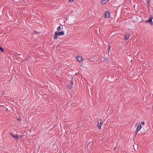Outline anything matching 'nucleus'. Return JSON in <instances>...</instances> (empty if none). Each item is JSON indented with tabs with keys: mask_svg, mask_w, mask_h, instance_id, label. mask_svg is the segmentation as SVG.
Wrapping results in <instances>:
<instances>
[{
	"mask_svg": "<svg viewBox=\"0 0 153 153\" xmlns=\"http://www.w3.org/2000/svg\"><path fill=\"white\" fill-rule=\"evenodd\" d=\"M64 22L69 25H73L75 22L73 20H65V21Z\"/></svg>",
	"mask_w": 153,
	"mask_h": 153,
	"instance_id": "nucleus-1",
	"label": "nucleus"
},
{
	"mask_svg": "<svg viewBox=\"0 0 153 153\" xmlns=\"http://www.w3.org/2000/svg\"><path fill=\"white\" fill-rule=\"evenodd\" d=\"M10 135H11L12 137L14 138L15 140L16 141L18 140V139L19 138V137H18L17 134H13L12 133H10Z\"/></svg>",
	"mask_w": 153,
	"mask_h": 153,
	"instance_id": "nucleus-2",
	"label": "nucleus"
},
{
	"mask_svg": "<svg viewBox=\"0 0 153 153\" xmlns=\"http://www.w3.org/2000/svg\"><path fill=\"white\" fill-rule=\"evenodd\" d=\"M142 128V126L141 124L140 123L138 124L137 129V131H136V134H137V133L140 131Z\"/></svg>",
	"mask_w": 153,
	"mask_h": 153,
	"instance_id": "nucleus-3",
	"label": "nucleus"
},
{
	"mask_svg": "<svg viewBox=\"0 0 153 153\" xmlns=\"http://www.w3.org/2000/svg\"><path fill=\"white\" fill-rule=\"evenodd\" d=\"M105 18H109L110 17V14L108 12L106 11L105 12Z\"/></svg>",
	"mask_w": 153,
	"mask_h": 153,
	"instance_id": "nucleus-4",
	"label": "nucleus"
},
{
	"mask_svg": "<svg viewBox=\"0 0 153 153\" xmlns=\"http://www.w3.org/2000/svg\"><path fill=\"white\" fill-rule=\"evenodd\" d=\"M77 60L80 62L82 60V58L81 56H77L76 57Z\"/></svg>",
	"mask_w": 153,
	"mask_h": 153,
	"instance_id": "nucleus-5",
	"label": "nucleus"
},
{
	"mask_svg": "<svg viewBox=\"0 0 153 153\" xmlns=\"http://www.w3.org/2000/svg\"><path fill=\"white\" fill-rule=\"evenodd\" d=\"M74 85V81L73 80V78H72L71 80L70 81V83L69 86V87H71L72 88V86H73Z\"/></svg>",
	"mask_w": 153,
	"mask_h": 153,
	"instance_id": "nucleus-6",
	"label": "nucleus"
},
{
	"mask_svg": "<svg viewBox=\"0 0 153 153\" xmlns=\"http://www.w3.org/2000/svg\"><path fill=\"white\" fill-rule=\"evenodd\" d=\"M152 20H147L145 22L149 23L151 24V25H152L153 24V22Z\"/></svg>",
	"mask_w": 153,
	"mask_h": 153,
	"instance_id": "nucleus-7",
	"label": "nucleus"
},
{
	"mask_svg": "<svg viewBox=\"0 0 153 153\" xmlns=\"http://www.w3.org/2000/svg\"><path fill=\"white\" fill-rule=\"evenodd\" d=\"M57 33L58 34V35L59 36L62 35L64 34V32L62 31L57 32Z\"/></svg>",
	"mask_w": 153,
	"mask_h": 153,
	"instance_id": "nucleus-8",
	"label": "nucleus"
},
{
	"mask_svg": "<svg viewBox=\"0 0 153 153\" xmlns=\"http://www.w3.org/2000/svg\"><path fill=\"white\" fill-rule=\"evenodd\" d=\"M59 36L58 35L57 32H55V35L54 37V38L55 39H56Z\"/></svg>",
	"mask_w": 153,
	"mask_h": 153,
	"instance_id": "nucleus-9",
	"label": "nucleus"
},
{
	"mask_svg": "<svg viewBox=\"0 0 153 153\" xmlns=\"http://www.w3.org/2000/svg\"><path fill=\"white\" fill-rule=\"evenodd\" d=\"M109 0H102L101 2L102 4H106Z\"/></svg>",
	"mask_w": 153,
	"mask_h": 153,
	"instance_id": "nucleus-10",
	"label": "nucleus"
},
{
	"mask_svg": "<svg viewBox=\"0 0 153 153\" xmlns=\"http://www.w3.org/2000/svg\"><path fill=\"white\" fill-rule=\"evenodd\" d=\"M129 34L128 35H126V36L124 38V39L125 40H127L128 39H129Z\"/></svg>",
	"mask_w": 153,
	"mask_h": 153,
	"instance_id": "nucleus-11",
	"label": "nucleus"
},
{
	"mask_svg": "<svg viewBox=\"0 0 153 153\" xmlns=\"http://www.w3.org/2000/svg\"><path fill=\"white\" fill-rule=\"evenodd\" d=\"M101 125H100L99 123L98 122V127L99 129H100L101 128Z\"/></svg>",
	"mask_w": 153,
	"mask_h": 153,
	"instance_id": "nucleus-12",
	"label": "nucleus"
},
{
	"mask_svg": "<svg viewBox=\"0 0 153 153\" xmlns=\"http://www.w3.org/2000/svg\"><path fill=\"white\" fill-rule=\"evenodd\" d=\"M111 49V46L109 45H108V53H109L110 50Z\"/></svg>",
	"mask_w": 153,
	"mask_h": 153,
	"instance_id": "nucleus-13",
	"label": "nucleus"
},
{
	"mask_svg": "<svg viewBox=\"0 0 153 153\" xmlns=\"http://www.w3.org/2000/svg\"><path fill=\"white\" fill-rule=\"evenodd\" d=\"M150 0H147V4L148 5V6H149V4L150 3Z\"/></svg>",
	"mask_w": 153,
	"mask_h": 153,
	"instance_id": "nucleus-14",
	"label": "nucleus"
},
{
	"mask_svg": "<svg viewBox=\"0 0 153 153\" xmlns=\"http://www.w3.org/2000/svg\"><path fill=\"white\" fill-rule=\"evenodd\" d=\"M0 50L2 52H3L4 51V49L1 46H0Z\"/></svg>",
	"mask_w": 153,
	"mask_h": 153,
	"instance_id": "nucleus-15",
	"label": "nucleus"
},
{
	"mask_svg": "<svg viewBox=\"0 0 153 153\" xmlns=\"http://www.w3.org/2000/svg\"><path fill=\"white\" fill-rule=\"evenodd\" d=\"M61 29V27L60 26H59L57 28V31H59Z\"/></svg>",
	"mask_w": 153,
	"mask_h": 153,
	"instance_id": "nucleus-16",
	"label": "nucleus"
},
{
	"mask_svg": "<svg viewBox=\"0 0 153 153\" xmlns=\"http://www.w3.org/2000/svg\"><path fill=\"white\" fill-rule=\"evenodd\" d=\"M33 33H36V34H38V33H38L36 32V30H35L34 31V32H33Z\"/></svg>",
	"mask_w": 153,
	"mask_h": 153,
	"instance_id": "nucleus-17",
	"label": "nucleus"
},
{
	"mask_svg": "<svg viewBox=\"0 0 153 153\" xmlns=\"http://www.w3.org/2000/svg\"><path fill=\"white\" fill-rule=\"evenodd\" d=\"M99 123V124H100V125H102V123H102V121H101V122H100V123Z\"/></svg>",
	"mask_w": 153,
	"mask_h": 153,
	"instance_id": "nucleus-18",
	"label": "nucleus"
},
{
	"mask_svg": "<svg viewBox=\"0 0 153 153\" xmlns=\"http://www.w3.org/2000/svg\"><path fill=\"white\" fill-rule=\"evenodd\" d=\"M141 124L143 125H144L145 124V123L144 122H141Z\"/></svg>",
	"mask_w": 153,
	"mask_h": 153,
	"instance_id": "nucleus-19",
	"label": "nucleus"
},
{
	"mask_svg": "<svg viewBox=\"0 0 153 153\" xmlns=\"http://www.w3.org/2000/svg\"><path fill=\"white\" fill-rule=\"evenodd\" d=\"M149 19H153V17L152 16H151L149 17Z\"/></svg>",
	"mask_w": 153,
	"mask_h": 153,
	"instance_id": "nucleus-20",
	"label": "nucleus"
},
{
	"mask_svg": "<svg viewBox=\"0 0 153 153\" xmlns=\"http://www.w3.org/2000/svg\"><path fill=\"white\" fill-rule=\"evenodd\" d=\"M18 120L19 121H21V117H19V118Z\"/></svg>",
	"mask_w": 153,
	"mask_h": 153,
	"instance_id": "nucleus-21",
	"label": "nucleus"
},
{
	"mask_svg": "<svg viewBox=\"0 0 153 153\" xmlns=\"http://www.w3.org/2000/svg\"><path fill=\"white\" fill-rule=\"evenodd\" d=\"M69 1L71 2H73V1L74 0H69Z\"/></svg>",
	"mask_w": 153,
	"mask_h": 153,
	"instance_id": "nucleus-22",
	"label": "nucleus"
}]
</instances>
